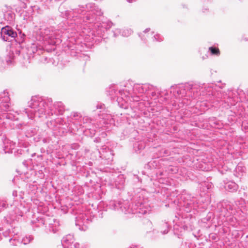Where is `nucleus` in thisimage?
Returning a JSON list of instances; mask_svg holds the SVG:
<instances>
[{
  "instance_id": "obj_6",
  "label": "nucleus",
  "mask_w": 248,
  "mask_h": 248,
  "mask_svg": "<svg viewBox=\"0 0 248 248\" xmlns=\"http://www.w3.org/2000/svg\"><path fill=\"white\" fill-rule=\"evenodd\" d=\"M117 31L122 34L123 36L127 37L131 34L133 31L131 29L127 28L124 29L122 31L117 30Z\"/></svg>"
},
{
  "instance_id": "obj_2",
  "label": "nucleus",
  "mask_w": 248,
  "mask_h": 248,
  "mask_svg": "<svg viewBox=\"0 0 248 248\" xmlns=\"http://www.w3.org/2000/svg\"><path fill=\"white\" fill-rule=\"evenodd\" d=\"M79 9H72L71 11L66 10L64 5H61L59 8L61 16L62 17L67 18H73L74 17H76V19H74L75 24H77L78 26H80V24H82L81 21H83V18L79 19V17H77V14H82L84 11H86L87 8L86 6L79 5Z\"/></svg>"
},
{
  "instance_id": "obj_4",
  "label": "nucleus",
  "mask_w": 248,
  "mask_h": 248,
  "mask_svg": "<svg viewBox=\"0 0 248 248\" xmlns=\"http://www.w3.org/2000/svg\"><path fill=\"white\" fill-rule=\"evenodd\" d=\"M40 29L41 35L42 36L43 39L46 40L48 39V44L50 45L58 46L60 40L57 38H54L55 32L52 28H46L43 31Z\"/></svg>"
},
{
  "instance_id": "obj_1",
  "label": "nucleus",
  "mask_w": 248,
  "mask_h": 248,
  "mask_svg": "<svg viewBox=\"0 0 248 248\" xmlns=\"http://www.w3.org/2000/svg\"><path fill=\"white\" fill-rule=\"evenodd\" d=\"M88 13L83 17V25L80 28L85 35L101 37L105 31L110 29L113 23L110 21L102 22V23L97 21L98 16L103 15V12L94 3H90L86 5Z\"/></svg>"
},
{
  "instance_id": "obj_11",
  "label": "nucleus",
  "mask_w": 248,
  "mask_h": 248,
  "mask_svg": "<svg viewBox=\"0 0 248 248\" xmlns=\"http://www.w3.org/2000/svg\"><path fill=\"white\" fill-rule=\"evenodd\" d=\"M142 33H141L140 34H139V36L142 39L143 37L142 36Z\"/></svg>"
},
{
  "instance_id": "obj_10",
  "label": "nucleus",
  "mask_w": 248,
  "mask_h": 248,
  "mask_svg": "<svg viewBox=\"0 0 248 248\" xmlns=\"http://www.w3.org/2000/svg\"><path fill=\"white\" fill-rule=\"evenodd\" d=\"M150 31V28H147L144 31L143 33H146L147 32H149Z\"/></svg>"
},
{
  "instance_id": "obj_5",
  "label": "nucleus",
  "mask_w": 248,
  "mask_h": 248,
  "mask_svg": "<svg viewBox=\"0 0 248 248\" xmlns=\"http://www.w3.org/2000/svg\"><path fill=\"white\" fill-rule=\"evenodd\" d=\"M14 14L12 12H6L4 14V19L7 21L8 23L12 22L14 19Z\"/></svg>"
},
{
  "instance_id": "obj_7",
  "label": "nucleus",
  "mask_w": 248,
  "mask_h": 248,
  "mask_svg": "<svg viewBox=\"0 0 248 248\" xmlns=\"http://www.w3.org/2000/svg\"><path fill=\"white\" fill-rule=\"evenodd\" d=\"M33 12H36L39 14H42L44 12V10L42 8H40L37 5H34L31 6Z\"/></svg>"
},
{
  "instance_id": "obj_3",
  "label": "nucleus",
  "mask_w": 248,
  "mask_h": 248,
  "mask_svg": "<svg viewBox=\"0 0 248 248\" xmlns=\"http://www.w3.org/2000/svg\"><path fill=\"white\" fill-rule=\"evenodd\" d=\"M1 36L2 40L4 41H12L15 40V42H17L19 44L22 42L23 40L17 42L16 40V38L17 37V33L10 26L8 25L2 27L1 30Z\"/></svg>"
},
{
  "instance_id": "obj_9",
  "label": "nucleus",
  "mask_w": 248,
  "mask_h": 248,
  "mask_svg": "<svg viewBox=\"0 0 248 248\" xmlns=\"http://www.w3.org/2000/svg\"><path fill=\"white\" fill-rule=\"evenodd\" d=\"M153 40L158 42H161L163 41V37L160 34H156L154 36Z\"/></svg>"
},
{
  "instance_id": "obj_8",
  "label": "nucleus",
  "mask_w": 248,
  "mask_h": 248,
  "mask_svg": "<svg viewBox=\"0 0 248 248\" xmlns=\"http://www.w3.org/2000/svg\"><path fill=\"white\" fill-rule=\"evenodd\" d=\"M209 49L212 54L218 55L219 53L218 47H209Z\"/></svg>"
}]
</instances>
